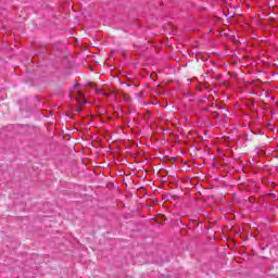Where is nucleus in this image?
<instances>
[{"instance_id": "obj_3", "label": "nucleus", "mask_w": 278, "mask_h": 278, "mask_svg": "<svg viewBox=\"0 0 278 278\" xmlns=\"http://www.w3.org/2000/svg\"><path fill=\"white\" fill-rule=\"evenodd\" d=\"M215 114H216V116H218V113H217V112H216Z\"/></svg>"}, {"instance_id": "obj_1", "label": "nucleus", "mask_w": 278, "mask_h": 278, "mask_svg": "<svg viewBox=\"0 0 278 278\" xmlns=\"http://www.w3.org/2000/svg\"><path fill=\"white\" fill-rule=\"evenodd\" d=\"M79 105H86V101H79V99H77Z\"/></svg>"}, {"instance_id": "obj_2", "label": "nucleus", "mask_w": 278, "mask_h": 278, "mask_svg": "<svg viewBox=\"0 0 278 278\" xmlns=\"http://www.w3.org/2000/svg\"><path fill=\"white\" fill-rule=\"evenodd\" d=\"M77 112H81V108H78V109H77Z\"/></svg>"}]
</instances>
